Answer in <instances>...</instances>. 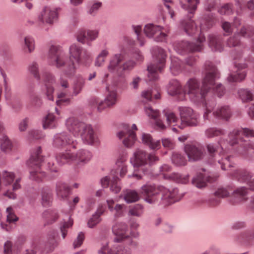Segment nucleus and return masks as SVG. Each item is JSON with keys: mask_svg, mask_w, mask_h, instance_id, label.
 <instances>
[{"mask_svg": "<svg viewBox=\"0 0 254 254\" xmlns=\"http://www.w3.org/2000/svg\"><path fill=\"white\" fill-rule=\"evenodd\" d=\"M15 179V175L13 172L2 171L0 172V192L2 191L3 194L9 198L14 199L16 198V194L13 192L9 191L10 188L15 190L20 188L19 184L21 179L17 178L15 182L12 185Z\"/></svg>", "mask_w": 254, "mask_h": 254, "instance_id": "nucleus-9", "label": "nucleus"}, {"mask_svg": "<svg viewBox=\"0 0 254 254\" xmlns=\"http://www.w3.org/2000/svg\"><path fill=\"white\" fill-rule=\"evenodd\" d=\"M213 114L216 118L227 120L231 116V111L229 106H223L218 108Z\"/></svg>", "mask_w": 254, "mask_h": 254, "instance_id": "nucleus-38", "label": "nucleus"}, {"mask_svg": "<svg viewBox=\"0 0 254 254\" xmlns=\"http://www.w3.org/2000/svg\"><path fill=\"white\" fill-rule=\"evenodd\" d=\"M41 194V202L44 206L49 205L52 200V190L50 188L46 187L42 189Z\"/></svg>", "mask_w": 254, "mask_h": 254, "instance_id": "nucleus-43", "label": "nucleus"}, {"mask_svg": "<svg viewBox=\"0 0 254 254\" xmlns=\"http://www.w3.org/2000/svg\"><path fill=\"white\" fill-rule=\"evenodd\" d=\"M235 240L241 243H249L254 244V231L252 232L250 231H247L242 232L236 237Z\"/></svg>", "mask_w": 254, "mask_h": 254, "instance_id": "nucleus-39", "label": "nucleus"}, {"mask_svg": "<svg viewBox=\"0 0 254 254\" xmlns=\"http://www.w3.org/2000/svg\"><path fill=\"white\" fill-rule=\"evenodd\" d=\"M181 118L180 124L178 127L183 129L187 126L194 127L199 124V115L189 107H181L179 108Z\"/></svg>", "mask_w": 254, "mask_h": 254, "instance_id": "nucleus-14", "label": "nucleus"}, {"mask_svg": "<svg viewBox=\"0 0 254 254\" xmlns=\"http://www.w3.org/2000/svg\"><path fill=\"white\" fill-rule=\"evenodd\" d=\"M152 53L155 57V63L150 64L147 67L148 77L150 81L158 79V73L161 72L164 68L167 57L164 50L159 47L155 48Z\"/></svg>", "mask_w": 254, "mask_h": 254, "instance_id": "nucleus-10", "label": "nucleus"}, {"mask_svg": "<svg viewBox=\"0 0 254 254\" xmlns=\"http://www.w3.org/2000/svg\"><path fill=\"white\" fill-rule=\"evenodd\" d=\"M158 160V156L154 153H148L143 150L138 149L134 152L130 161L134 167H140L146 165L151 166Z\"/></svg>", "mask_w": 254, "mask_h": 254, "instance_id": "nucleus-13", "label": "nucleus"}, {"mask_svg": "<svg viewBox=\"0 0 254 254\" xmlns=\"http://www.w3.org/2000/svg\"><path fill=\"white\" fill-rule=\"evenodd\" d=\"M137 129L135 124H133L131 127L125 125L123 127V129L118 133V137L122 140L123 143L125 146L130 147L134 144L136 140L134 130Z\"/></svg>", "mask_w": 254, "mask_h": 254, "instance_id": "nucleus-16", "label": "nucleus"}, {"mask_svg": "<svg viewBox=\"0 0 254 254\" xmlns=\"http://www.w3.org/2000/svg\"><path fill=\"white\" fill-rule=\"evenodd\" d=\"M66 56L59 46L52 45L49 50V62L50 64L60 68L65 65Z\"/></svg>", "mask_w": 254, "mask_h": 254, "instance_id": "nucleus-17", "label": "nucleus"}, {"mask_svg": "<svg viewBox=\"0 0 254 254\" xmlns=\"http://www.w3.org/2000/svg\"><path fill=\"white\" fill-rule=\"evenodd\" d=\"M91 153L84 149L79 150L76 154L66 151L65 153L58 154L56 160L60 165H63L67 162H74L78 166H80L88 163L91 159Z\"/></svg>", "mask_w": 254, "mask_h": 254, "instance_id": "nucleus-7", "label": "nucleus"}, {"mask_svg": "<svg viewBox=\"0 0 254 254\" xmlns=\"http://www.w3.org/2000/svg\"><path fill=\"white\" fill-rule=\"evenodd\" d=\"M70 189L65 183L58 182L56 184V191L57 195L61 199H66L70 194Z\"/></svg>", "mask_w": 254, "mask_h": 254, "instance_id": "nucleus-32", "label": "nucleus"}, {"mask_svg": "<svg viewBox=\"0 0 254 254\" xmlns=\"http://www.w3.org/2000/svg\"><path fill=\"white\" fill-rule=\"evenodd\" d=\"M67 129L74 136H80L86 144L93 145L98 141V137L92 126L79 121L74 117L69 118L66 122Z\"/></svg>", "mask_w": 254, "mask_h": 254, "instance_id": "nucleus-4", "label": "nucleus"}, {"mask_svg": "<svg viewBox=\"0 0 254 254\" xmlns=\"http://www.w3.org/2000/svg\"><path fill=\"white\" fill-rule=\"evenodd\" d=\"M145 111L146 114L155 121V124L158 128V129L162 130L166 128L165 126L162 121L158 118L159 116V113L157 110H154L150 107H145Z\"/></svg>", "mask_w": 254, "mask_h": 254, "instance_id": "nucleus-34", "label": "nucleus"}, {"mask_svg": "<svg viewBox=\"0 0 254 254\" xmlns=\"http://www.w3.org/2000/svg\"><path fill=\"white\" fill-rule=\"evenodd\" d=\"M91 57V54L87 50L76 44H72L69 48L70 64L65 66L64 73L69 77H73L76 72V65L85 64Z\"/></svg>", "mask_w": 254, "mask_h": 254, "instance_id": "nucleus-6", "label": "nucleus"}, {"mask_svg": "<svg viewBox=\"0 0 254 254\" xmlns=\"http://www.w3.org/2000/svg\"><path fill=\"white\" fill-rule=\"evenodd\" d=\"M216 21V17L213 13L205 14L201 19L199 30L196 27L194 21L191 18L184 20L182 22V26L185 32L189 35L200 33L196 43H190L182 41L174 44V50L180 54H185L189 52L200 51L203 48L202 43L205 41V37L201 34L203 31L207 30L213 27Z\"/></svg>", "mask_w": 254, "mask_h": 254, "instance_id": "nucleus-2", "label": "nucleus"}, {"mask_svg": "<svg viewBox=\"0 0 254 254\" xmlns=\"http://www.w3.org/2000/svg\"><path fill=\"white\" fill-rule=\"evenodd\" d=\"M232 7L231 3H225L218 9V11L221 15H229L233 13Z\"/></svg>", "mask_w": 254, "mask_h": 254, "instance_id": "nucleus-54", "label": "nucleus"}, {"mask_svg": "<svg viewBox=\"0 0 254 254\" xmlns=\"http://www.w3.org/2000/svg\"><path fill=\"white\" fill-rule=\"evenodd\" d=\"M29 72L37 80H41V75L39 71V65L35 62L30 64L27 67Z\"/></svg>", "mask_w": 254, "mask_h": 254, "instance_id": "nucleus-50", "label": "nucleus"}, {"mask_svg": "<svg viewBox=\"0 0 254 254\" xmlns=\"http://www.w3.org/2000/svg\"><path fill=\"white\" fill-rule=\"evenodd\" d=\"M45 221V225L51 224L56 222L59 218V214L55 210H47L42 214Z\"/></svg>", "mask_w": 254, "mask_h": 254, "instance_id": "nucleus-40", "label": "nucleus"}, {"mask_svg": "<svg viewBox=\"0 0 254 254\" xmlns=\"http://www.w3.org/2000/svg\"><path fill=\"white\" fill-rule=\"evenodd\" d=\"M209 46L214 51L221 52L223 47L221 42V38L219 36L210 34L208 36Z\"/></svg>", "mask_w": 254, "mask_h": 254, "instance_id": "nucleus-36", "label": "nucleus"}, {"mask_svg": "<svg viewBox=\"0 0 254 254\" xmlns=\"http://www.w3.org/2000/svg\"><path fill=\"white\" fill-rule=\"evenodd\" d=\"M246 67V64H236V70L230 74L227 78L228 81L230 82H237L244 80L247 75V72L244 70Z\"/></svg>", "mask_w": 254, "mask_h": 254, "instance_id": "nucleus-25", "label": "nucleus"}, {"mask_svg": "<svg viewBox=\"0 0 254 254\" xmlns=\"http://www.w3.org/2000/svg\"><path fill=\"white\" fill-rule=\"evenodd\" d=\"M232 190L229 187L219 188L215 192L214 195L215 196L220 198L229 196L232 193L233 198L231 201L233 204H236L247 200L248 190L246 187L238 188L233 192Z\"/></svg>", "mask_w": 254, "mask_h": 254, "instance_id": "nucleus-11", "label": "nucleus"}, {"mask_svg": "<svg viewBox=\"0 0 254 254\" xmlns=\"http://www.w3.org/2000/svg\"><path fill=\"white\" fill-rule=\"evenodd\" d=\"M19 251V247L16 244H13L12 242L7 241L4 245V254H16Z\"/></svg>", "mask_w": 254, "mask_h": 254, "instance_id": "nucleus-46", "label": "nucleus"}, {"mask_svg": "<svg viewBox=\"0 0 254 254\" xmlns=\"http://www.w3.org/2000/svg\"><path fill=\"white\" fill-rule=\"evenodd\" d=\"M103 254H130V248L121 245H115L111 248H109L108 244L102 247L99 252Z\"/></svg>", "mask_w": 254, "mask_h": 254, "instance_id": "nucleus-28", "label": "nucleus"}, {"mask_svg": "<svg viewBox=\"0 0 254 254\" xmlns=\"http://www.w3.org/2000/svg\"><path fill=\"white\" fill-rule=\"evenodd\" d=\"M178 192L177 189L170 190L163 186L151 184H145L140 189V193L146 202L153 203L161 201L165 205L180 200L183 196L179 194Z\"/></svg>", "mask_w": 254, "mask_h": 254, "instance_id": "nucleus-3", "label": "nucleus"}, {"mask_svg": "<svg viewBox=\"0 0 254 254\" xmlns=\"http://www.w3.org/2000/svg\"><path fill=\"white\" fill-rule=\"evenodd\" d=\"M142 102L146 103L152 100V92L150 90H144L141 92Z\"/></svg>", "mask_w": 254, "mask_h": 254, "instance_id": "nucleus-63", "label": "nucleus"}, {"mask_svg": "<svg viewBox=\"0 0 254 254\" xmlns=\"http://www.w3.org/2000/svg\"><path fill=\"white\" fill-rule=\"evenodd\" d=\"M171 60L170 71L174 75H178L184 68V64L179 58L175 57H171Z\"/></svg>", "mask_w": 254, "mask_h": 254, "instance_id": "nucleus-37", "label": "nucleus"}, {"mask_svg": "<svg viewBox=\"0 0 254 254\" xmlns=\"http://www.w3.org/2000/svg\"><path fill=\"white\" fill-rule=\"evenodd\" d=\"M163 1L165 6V10H166L169 13L171 18H173L175 16V13L171 7L173 5V1L171 0H163Z\"/></svg>", "mask_w": 254, "mask_h": 254, "instance_id": "nucleus-59", "label": "nucleus"}, {"mask_svg": "<svg viewBox=\"0 0 254 254\" xmlns=\"http://www.w3.org/2000/svg\"><path fill=\"white\" fill-rule=\"evenodd\" d=\"M214 181L213 178L210 176L205 177L203 174L200 173L193 178L192 183L198 188H202L206 186L207 182L211 183Z\"/></svg>", "mask_w": 254, "mask_h": 254, "instance_id": "nucleus-35", "label": "nucleus"}, {"mask_svg": "<svg viewBox=\"0 0 254 254\" xmlns=\"http://www.w3.org/2000/svg\"><path fill=\"white\" fill-rule=\"evenodd\" d=\"M53 144L57 148H63L68 145L75 148L77 142L71 138L66 132H64L55 135Z\"/></svg>", "mask_w": 254, "mask_h": 254, "instance_id": "nucleus-23", "label": "nucleus"}, {"mask_svg": "<svg viewBox=\"0 0 254 254\" xmlns=\"http://www.w3.org/2000/svg\"><path fill=\"white\" fill-rule=\"evenodd\" d=\"M41 80L43 81L46 87V95L47 98L50 100L54 99V88L50 84H53L56 81L55 76L47 71H43L41 75Z\"/></svg>", "mask_w": 254, "mask_h": 254, "instance_id": "nucleus-24", "label": "nucleus"}, {"mask_svg": "<svg viewBox=\"0 0 254 254\" xmlns=\"http://www.w3.org/2000/svg\"><path fill=\"white\" fill-rule=\"evenodd\" d=\"M127 159V153L126 151H122L119 154L116 162V169L111 172L112 180L109 177H105L101 180V185L103 187L107 188L110 185V190L115 193L121 190V187L118 184L119 178L117 175L119 173L121 177H124L127 173V166L126 162Z\"/></svg>", "mask_w": 254, "mask_h": 254, "instance_id": "nucleus-5", "label": "nucleus"}, {"mask_svg": "<svg viewBox=\"0 0 254 254\" xmlns=\"http://www.w3.org/2000/svg\"><path fill=\"white\" fill-rule=\"evenodd\" d=\"M66 67H65L63 70V72L61 74L60 78L58 82V85L59 87L61 88L63 90L62 92L58 94V98L59 99L57 101V104L59 106L62 105L64 103H68L69 102V99H63L67 94L66 89L69 87V82L65 77L69 78L72 77L67 76L64 73Z\"/></svg>", "mask_w": 254, "mask_h": 254, "instance_id": "nucleus-20", "label": "nucleus"}, {"mask_svg": "<svg viewBox=\"0 0 254 254\" xmlns=\"http://www.w3.org/2000/svg\"><path fill=\"white\" fill-rule=\"evenodd\" d=\"M184 149L190 161H198L203 156V147L198 143L187 144L185 145Z\"/></svg>", "mask_w": 254, "mask_h": 254, "instance_id": "nucleus-18", "label": "nucleus"}, {"mask_svg": "<svg viewBox=\"0 0 254 254\" xmlns=\"http://www.w3.org/2000/svg\"><path fill=\"white\" fill-rule=\"evenodd\" d=\"M123 197L127 203H132L137 201L139 199L138 193L132 190H127L124 192V194H121L120 197Z\"/></svg>", "mask_w": 254, "mask_h": 254, "instance_id": "nucleus-44", "label": "nucleus"}, {"mask_svg": "<svg viewBox=\"0 0 254 254\" xmlns=\"http://www.w3.org/2000/svg\"><path fill=\"white\" fill-rule=\"evenodd\" d=\"M225 134L224 130L217 127H210L205 131V134L208 138L219 136Z\"/></svg>", "mask_w": 254, "mask_h": 254, "instance_id": "nucleus-51", "label": "nucleus"}, {"mask_svg": "<svg viewBox=\"0 0 254 254\" xmlns=\"http://www.w3.org/2000/svg\"><path fill=\"white\" fill-rule=\"evenodd\" d=\"M242 135L247 137H254V130L247 128H243L240 130L234 129L229 134V143L231 145L239 143V138Z\"/></svg>", "mask_w": 254, "mask_h": 254, "instance_id": "nucleus-27", "label": "nucleus"}, {"mask_svg": "<svg viewBox=\"0 0 254 254\" xmlns=\"http://www.w3.org/2000/svg\"><path fill=\"white\" fill-rule=\"evenodd\" d=\"M164 114L168 125L178 127L180 124V122L177 124L179 119L176 114L173 112L170 111H165Z\"/></svg>", "mask_w": 254, "mask_h": 254, "instance_id": "nucleus-47", "label": "nucleus"}, {"mask_svg": "<svg viewBox=\"0 0 254 254\" xmlns=\"http://www.w3.org/2000/svg\"><path fill=\"white\" fill-rule=\"evenodd\" d=\"M101 219L98 215L93 214L92 217L88 222V226L89 228H92L100 222Z\"/></svg>", "mask_w": 254, "mask_h": 254, "instance_id": "nucleus-64", "label": "nucleus"}, {"mask_svg": "<svg viewBox=\"0 0 254 254\" xmlns=\"http://www.w3.org/2000/svg\"><path fill=\"white\" fill-rule=\"evenodd\" d=\"M85 239L84 234L82 232H80L77 238L74 240L73 243V247L74 249L80 247L82 244Z\"/></svg>", "mask_w": 254, "mask_h": 254, "instance_id": "nucleus-61", "label": "nucleus"}, {"mask_svg": "<svg viewBox=\"0 0 254 254\" xmlns=\"http://www.w3.org/2000/svg\"><path fill=\"white\" fill-rule=\"evenodd\" d=\"M238 94L242 100L244 102L251 101L254 99L253 93L250 90L248 89H240L238 92Z\"/></svg>", "mask_w": 254, "mask_h": 254, "instance_id": "nucleus-52", "label": "nucleus"}, {"mask_svg": "<svg viewBox=\"0 0 254 254\" xmlns=\"http://www.w3.org/2000/svg\"><path fill=\"white\" fill-rule=\"evenodd\" d=\"M142 213V207L139 204H137L130 208L129 214L132 216H140Z\"/></svg>", "mask_w": 254, "mask_h": 254, "instance_id": "nucleus-60", "label": "nucleus"}, {"mask_svg": "<svg viewBox=\"0 0 254 254\" xmlns=\"http://www.w3.org/2000/svg\"><path fill=\"white\" fill-rule=\"evenodd\" d=\"M200 3V0H180L181 7L190 14H194Z\"/></svg>", "mask_w": 254, "mask_h": 254, "instance_id": "nucleus-33", "label": "nucleus"}, {"mask_svg": "<svg viewBox=\"0 0 254 254\" xmlns=\"http://www.w3.org/2000/svg\"><path fill=\"white\" fill-rule=\"evenodd\" d=\"M57 124L55 117L53 114L49 113L45 117L43 122V127L46 128H53L56 127Z\"/></svg>", "mask_w": 254, "mask_h": 254, "instance_id": "nucleus-48", "label": "nucleus"}, {"mask_svg": "<svg viewBox=\"0 0 254 254\" xmlns=\"http://www.w3.org/2000/svg\"><path fill=\"white\" fill-rule=\"evenodd\" d=\"M140 139L144 145L148 146L151 150H157L161 147L160 141L153 139L149 133L142 132Z\"/></svg>", "mask_w": 254, "mask_h": 254, "instance_id": "nucleus-31", "label": "nucleus"}, {"mask_svg": "<svg viewBox=\"0 0 254 254\" xmlns=\"http://www.w3.org/2000/svg\"><path fill=\"white\" fill-rule=\"evenodd\" d=\"M107 204L109 210L114 213L115 218H119L124 215L127 209V206L124 204H115L113 199H109L106 200Z\"/></svg>", "mask_w": 254, "mask_h": 254, "instance_id": "nucleus-29", "label": "nucleus"}, {"mask_svg": "<svg viewBox=\"0 0 254 254\" xmlns=\"http://www.w3.org/2000/svg\"><path fill=\"white\" fill-rule=\"evenodd\" d=\"M85 80L82 77L78 78L72 86V95L77 96L82 91L85 85Z\"/></svg>", "mask_w": 254, "mask_h": 254, "instance_id": "nucleus-49", "label": "nucleus"}, {"mask_svg": "<svg viewBox=\"0 0 254 254\" xmlns=\"http://www.w3.org/2000/svg\"><path fill=\"white\" fill-rule=\"evenodd\" d=\"M232 176L238 181L246 183L251 190H254V179H252L250 172L245 170H238L233 173Z\"/></svg>", "mask_w": 254, "mask_h": 254, "instance_id": "nucleus-26", "label": "nucleus"}, {"mask_svg": "<svg viewBox=\"0 0 254 254\" xmlns=\"http://www.w3.org/2000/svg\"><path fill=\"white\" fill-rule=\"evenodd\" d=\"M109 55V52L107 49L101 50L95 59L94 62L95 66L97 67L103 66L104 65L106 58Z\"/></svg>", "mask_w": 254, "mask_h": 254, "instance_id": "nucleus-45", "label": "nucleus"}, {"mask_svg": "<svg viewBox=\"0 0 254 254\" xmlns=\"http://www.w3.org/2000/svg\"><path fill=\"white\" fill-rule=\"evenodd\" d=\"M106 89L108 93L105 100L107 102V104L111 107L115 105L117 101V93L115 89H111L109 86L107 85Z\"/></svg>", "mask_w": 254, "mask_h": 254, "instance_id": "nucleus-42", "label": "nucleus"}, {"mask_svg": "<svg viewBox=\"0 0 254 254\" xmlns=\"http://www.w3.org/2000/svg\"><path fill=\"white\" fill-rule=\"evenodd\" d=\"M41 147L32 150L30 158L27 161L28 166L31 168L30 178L33 180L40 181L45 177V173L41 171L40 166L43 161V156L41 155Z\"/></svg>", "mask_w": 254, "mask_h": 254, "instance_id": "nucleus-8", "label": "nucleus"}, {"mask_svg": "<svg viewBox=\"0 0 254 254\" xmlns=\"http://www.w3.org/2000/svg\"><path fill=\"white\" fill-rule=\"evenodd\" d=\"M218 144L220 147L216 148L213 144H208L207 145V149L210 155L212 157L214 156L216 153L219 151V153L215 156V160L217 162L218 165H220L221 168L223 170H226L227 168L232 166L230 162V156H228L223 151L224 144L222 139L218 141Z\"/></svg>", "mask_w": 254, "mask_h": 254, "instance_id": "nucleus-12", "label": "nucleus"}, {"mask_svg": "<svg viewBox=\"0 0 254 254\" xmlns=\"http://www.w3.org/2000/svg\"><path fill=\"white\" fill-rule=\"evenodd\" d=\"M124 59L122 54H116L110 58L109 64L107 66L108 71L112 73L118 71L119 69L122 68L121 63Z\"/></svg>", "mask_w": 254, "mask_h": 254, "instance_id": "nucleus-30", "label": "nucleus"}, {"mask_svg": "<svg viewBox=\"0 0 254 254\" xmlns=\"http://www.w3.org/2000/svg\"><path fill=\"white\" fill-rule=\"evenodd\" d=\"M243 150H239V151L241 154L246 157L249 151L252 150V152H254V145L251 144L249 142L245 141L242 145Z\"/></svg>", "mask_w": 254, "mask_h": 254, "instance_id": "nucleus-55", "label": "nucleus"}, {"mask_svg": "<svg viewBox=\"0 0 254 254\" xmlns=\"http://www.w3.org/2000/svg\"><path fill=\"white\" fill-rule=\"evenodd\" d=\"M171 171V168L168 165L165 164L160 167V172L165 179L172 180L178 183L184 184L189 182V175L170 173Z\"/></svg>", "mask_w": 254, "mask_h": 254, "instance_id": "nucleus-21", "label": "nucleus"}, {"mask_svg": "<svg viewBox=\"0 0 254 254\" xmlns=\"http://www.w3.org/2000/svg\"><path fill=\"white\" fill-rule=\"evenodd\" d=\"M58 12L56 9L52 8L49 6H44L39 14L37 19L42 23L53 24L57 19Z\"/></svg>", "mask_w": 254, "mask_h": 254, "instance_id": "nucleus-22", "label": "nucleus"}, {"mask_svg": "<svg viewBox=\"0 0 254 254\" xmlns=\"http://www.w3.org/2000/svg\"><path fill=\"white\" fill-rule=\"evenodd\" d=\"M7 222L10 224L11 223L17 221L18 218L15 215L12 208L8 207L6 209Z\"/></svg>", "mask_w": 254, "mask_h": 254, "instance_id": "nucleus-56", "label": "nucleus"}, {"mask_svg": "<svg viewBox=\"0 0 254 254\" xmlns=\"http://www.w3.org/2000/svg\"><path fill=\"white\" fill-rule=\"evenodd\" d=\"M44 137V134L39 130H31L28 133V138L29 140L39 139Z\"/></svg>", "mask_w": 254, "mask_h": 254, "instance_id": "nucleus-58", "label": "nucleus"}, {"mask_svg": "<svg viewBox=\"0 0 254 254\" xmlns=\"http://www.w3.org/2000/svg\"><path fill=\"white\" fill-rule=\"evenodd\" d=\"M205 76L202 84L195 78L190 79L183 88L180 82L177 79L169 81L167 91L169 95L176 96L180 100H184L188 94L190 100L196 104L202 103L205 107L203 115L204 120H209L208 115L216 105L213 97L210 99L206 98L209 90L212 88L221 97L224 94L223 86L221 84L215 83V80L219 78V72L216 67L210 62H206L204 65Z\"/></svg>", "mask_w": 254, "mask_h": 254, "instance_id": "nucleus-1", "label": "nucleus"}, {"mask_svg": "<svg viewBox=\"0 0 254 254\" xmlns=\"http://www.w3.org/2000/svg\"><path fill=\"white\" fill-rule=\"evenodd\" d=\"M12 143L6 136H3L1 143V148L5 152L10 151L12 148Z\"/></svg>", "mask_w": 254, "mask_h": 254, "instance_id": "nucleus-57", "label": "nucleus"}, {"mask_svg": "<svg viewBox=\"0 0 254 254\" xmlns=\"http://www.w3.org/2000/svg\"><path fill=\"white\" fill-rule=\"evenodd\" d=\"M113 234L115 236L114 241L122 242L129 238L128 225L123 222L115 223L112 227Z\"/></svg>", "mask_w": 254, "mask_h": 254, "instance_id": "nucleus-19", "label": "nucleus"}, {"mask_svg": "<svg viewBox=\"0 0 254 254\" xmlns=\"http://www.w3.org/2000/svg\"><path fill=\"white\" fill-rule=\"evenodd\" d=\"M87 33V44H90V41L95 40L98 36L99 32L97 30H88Z\"/></svg>", "mask_w": 254, "mask_h": 254, "instance_id": "nucleus-62", "label": "nucleus"}, {"mask_svg": "<svg viewBox=\"0 0 254 254\" xmlns=\"http://www.w3.org/2000/svg\"><path fill=\"white\" fill-rule=\"evenodd\" d=\"M22 49L24 53L30 54L35 49V41L34 38L30 36H26L24 38Z\"/></svg>", "mask_w": 254, "mask_h": 254, "instance_id": "nucleus-41", "label": "nucleus"}, {"mask_svg": "<svg viewBox=\"0 0 254 254\" xmlns=\"http://www.w3.org/2000/svg\"><path fill=\"white\" fill-rule=\"evenodd\" d=\"M144 32L149 38H153L157 42L165 41L167 38V33L169 30L159 25L153 24H148L145 26Z\"/></svg>", "mask_w": 254, "mask_h": 254, "instance_id": "nucleus-15", "label": "nucleus"}, {"mask_svg": "<svg viewBox=\"0 0 254 254\" xmlns=\"http://www.w3.org/2000/svg\"><path fill=\"white\" fill-rule=\"evenodd\" d=\"M173 163L177 166H184L187 164V160L181 154L174 152L172 157Z\"/></svg>", "mask_w": 254, "mask_h": 254, "instance_id": "nucleus-53", "label": "nucleus"}]
</instances>
